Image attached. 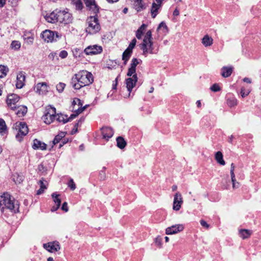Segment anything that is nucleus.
Masks as SVG:
<instances>
[{"instance_id":"nucleus-1","label":"nucleus","mask_w":261,"mask_h":261,"mask_svg":"<svg viewBox=\"0 0 261 261\" xmlns=\"http://www.w3.org/2000/svg\"><path fill=\"white\" fill-rule=\"evenodd\" d=\"M94 81L92 74L87 70H81L72 77L70 84L76 90L91 84Z\"/></svg>"},{"instance_id":"nucleus-2","label":"nucleus","mask_w":261,"mask_h":261,"mask_svg":"<svg viewBox=\"0 0 261 261\" xmlns=\"http://www.w3.org/2000/svg\"><path fill=\"white\" fill-rule=\"evenodd\" d=\"M19 204L10 194L4 193L0 200V208L4 213L5 208L9 209L11 212L16 213L19 212Z\"/></svg>"},{"instance_id":"nucleus-3","label":"nucleus","mask_w":261,"mask_h":261,"mask_svg":"<svg viewBox=\"0 0 261 261\" xmlns=\"http://www.w3.org/2000/svg\"><path fill=\"white\" fill-rule=\"evenodd\" d=\"M88 27L86 28V32L90 34H95L98 33L101 29L99 23L98 17L96 15L90 16L87 19Z\"/></svg>"},{"instance_id":"nucleus-4","label":"nucleus","mask_w":261,"mask_h":261,"mask_svg":"<svg viewBox=\"0 0 261 261\" xmlns=\"http://www.w3.org/2000/svg\"><path fill=\"white\" fill-rule=\"evenodd\" d=\"M13 128L17 131L15 138L16 140L20 142L22 141L23 137L26 136L29 132L27 124L25 122H16L14 124Z\"/></svg>"},{"instance_id":"nucleus-5","label":"nucleus","mask_w":261,"mask_h":261,"mask_svg":"<svg viewBox=\"0 0 261 261\" xmlns=\"http://www.w3.org/2000/svg\"><path fill=\"white\" fill-rule=\"evenodd\" d=\"M41 37L47 42H56L61 38V35L56 31L46 30L41 33Z\"/></svg>"},{"instance_id":"nucleus-6","label":"nucleus","mask_w":261,"mask_h":261,"mask_svg":"<svg viewBox=\"0 0 261 261\" xmlns=\"http://www.w3.org/2000/svg\"><path fill=\"white\" fill-rule=\"evenodd\" d=\"M56 110L54 107H50L47 109L45 111V113L42 117L44 123L49 124L53 122L55 119L56 116Z\"/></svg>"},{"instance_id":"nucleus-7","label":"nucleus","mask_w":261,"mask_h":261,"mask_svg":"<svg viewBox=\"0 0 261 261\" xmlns=\"http://www.w3.org/2000/svg\"><path fill=\"white\" fill-rule=\"evenodd\" d=\"M59 15H58L59 22L64 24H69L72 22L73 17L72 14L66 12L65 10H60L59 11Z\"/></svg>"},{"instance_id":"nucleus-8","label":"nucleus","mask_w":261,"mask_h":261,"mask_svg":"<svg viewBox=\"0 0 261 261\" xmlns=\"http://www.w3.org/2000/svg\"><path fill=\"white\" fill-rule=\"evenodd\" d=\"M102 51V47L97 45H89L84 50V53L87 55L99 54H100Z\"/></svg>"},{"instance_id":"nucleus-9","label":"nucleus","mask_w":261,"mask_h":261,"mask_svg":"<svg viewBox=\"0 0 261 261\" xmlns=\"http://www.w3.org/2000/svg\"><path fill=\"white\" fill-rule=\"evenodd\" d=\"M132 76V77L129 76V77L125 80L126 88L128 92V96H130V92H132L133 88L136 86V83L138 81L137 74H133Z\"/></svg>"},{"instance_id":"nucleus-10","label":"nucleus","mask_w":261,"mask_h":261,"mask_svg":"<svg viewBox=\"0 0 261 261\" xmlns=\"http://www.w3.org/2000/svg\"><path fill=\"white\" fill-rule=\"evenodd\" d=\"M19 96L16 94H9L7 96L6 102L8 106L11 107L13 110L16 109V103L19 100Z\"/></svg>"},{"instance_id":"nucleus-11","label":"nucleus","mask_w":261,"mask_h":261,"mask_svg":"<svg viewBox=\"0 0 261 261\" xmlns=\"http://www.w3.org/2000/svg\"><path fill=\"white\" fill-rule=\"evenodd\" d=\"M59 11L60 10L56 9L52 12L49 14H46L44 16L45 19L48 22L51 23H55L57 22H59L58 18H59V17H58V15H59Z\"/></svg>"},{"instance_id":"nucleus-12","label":"nucleus","mask_w":261,"mask_h":261,"mask_svg":"<svg viewBox=\"0 0 261 261\" xmlns=\"http://www.w3.org/2000/svg\"><path fill=\"white\" fill-rule=\"evenodd\" d=\"M142 61L140 59L134 58L131 61L130 67L128 69L127 75L128 76H132L133 74H136V66L140 63Z\"/></svg>"},{"instance_id":"nucleus-13","label":"nucleus","mask_w":261,"mask_h":261,"mask_svg":"<svg viewBox=\"0 0 261 261\" xmlns=\"http://www.w3.org/2000/svg\"><path fill=\"white\" fill-rule=\"evenodd\" d=\"M184 227L182 224H176L168 227L166 229V234H173L182 231Z\"/></svg>"},{"instance_id":"nucleus-14","label":"nucleus","mask_w":261,"mask_h":261,"mask_svg":"<svg viewBox=\"0 0 261 261\" xmlns=\"http://www.w3.org/2000/svg\"><path fill=\"white\" fill-rule=\"evenodd\" d=\"M183 202L181 195L179 192L175 193L174 196L173 209L174 211H179Z\"/></svg>"},{"instance_id":"nucleus-15","label":"nucleus","mask_w":261,"mask_h":261,"mask_svg":"<svg viewBox=\"0 0 261 261\" xmlns=\"http://www.w3.org/2000/svg\"><path fill=\"white\" fill-rule=\"evenodd\" d=\"M48 86L46 83H39L34 87V90L39 94H45L48 91Z\"/></svg>"},{"instance_id":"nucleus-16","label":"nucleus","mask_w":261,"mask_h":261,"mask_svg":"<svg viewBox=\"0 0 261 261\" xmlns=\"http://www.w3.org/2000/svg\"><path fill=\"white\" fill-rule=\"evenodd\" d=\"M25 80V73L22 71L19 72L17 75L16 87L17 89L22 88L24 85Z\"/></svg>"},{"instance_id":"nucleus-17","label":"nucleus","mask_w":261,"mask_h":261,"mask_svg":"<svg viewBox=\"0 0 261 261\" xmlns=\"http://www.w3.org/2000/svg\"><path fill=\"white\" fill-rule=\"evenodd\" d=\"M44 248L50 252L57 251L60 249V245L58 242H50L43 245Z\"/></svg>"},{"instance_id":"nucleus-18","label":"nucleus","mask_w":261,"mask_h":261,"mask_svg":"<svg viewBox=\"0 0 261 261\" xmlns=\"http://www.w3.org/2000/svg\"><path fill=\"white\" fill-rule=\"evenodd\" d=\"M101 134L103 138L108 140L114 134L113 129L109 127H105L101 128Z\"/></svg>"},{"instance_id":"nucleus-19","label":"nucleus","mask_w":261,"mask_h":261,"mask_svg":"<svg viewBox=\"0 0 261 261\" xmlns=\"http://www.w3.org/2000/svg\"><path fill=\"white\" fill-rule=\"evenodd\" d=\"M34 149H40L41 150H45L46 149V144L39 140L35 139L34 140V143L32 146Z\"/></svg>"},{"instance_id":"nucleus-20","label":"nucleus","mask_w":261,"mask_h":261,"mask_svg":"<svg viewBox=\"0 0 261 261\" xmlns=\"http://www.w3.org/2000/svg\"><path fill=\"white\" fill-rule=\"evenodd\" d=\"M234 165L233 163H231L230 167V176L231 178V181L232 183V187L233 189L237 188L239 186V183L236 181L235 178V175L234 173Z\"/></svg>"},{"instance_id":"nucleus-21","label":"nucleus","mask_w":261,"mask_h":261,"mask_svg":"<svg viewBox=\"0 0 261 261\" xmlns=\"http://www.w3.org/2000/svg\"><path fill=\"white\" fill-rule=\"evenodd\" d=\"M161 7V6L160 4H157L154 2L152 3L150 9V13L152 18H154L156 16V15L159 14V10Z\"/></svg>"},{"instance_id":"nucleus-22","label":"nucleus","mask_w":261,"mask_h":261,"mask_svg":"<svg viewBox=\"0 0 261 261\" xmlns=\"http://www.w3.org/2000/svg\"><path fill=\"white\" fill-rule=\"evenodd\" d=\"M232 72V67L224 66L221 68V75L224 77H227L230 76Z\"/></svg>"},{"instance_id":"nucleus-23","label":"nucleus","mask_w":261,"mask_h":261,"mask_svg":"<svg viewBox=\"0 0 261 261\" xmlns=\"http://www.w3.org/2000/svg\"><path fill=\"white\" fill-rule=\"evenodd\" d=\"M132 51L127 48L123 53L122 59L123 61V64L124 65H126L127 61L129 60L132 56Z\"/></svg>"},{"instance_id":"nucleus-24","label":"nucleus","mask_w":261,"mask_h":261,"mask_svg":"<svg viewBox=\"0 0 261 261\" xmlns=\"http://www.w3.org/2000/svg\"><path fill=\"white\" fill-rule=\"evenodd\" d=\"M116 142L117 146L121 149L124 148L127 144L126 141L121 136H119L116 138Z\"/></svg>"},{"instance_id":"nucleus-25","label":"nucleus","mask_w":261,"mask_h":261,"mask_svg":"<svg viewBox=\"0 0 261 261\" xmlns=\"http://www.w3.org/2000/svg\"><path fill=\"white\" fill-rule=\"evenodd\" d=\"M146 27L147 25L143 23L137 30L136 33V36L138 39H141L142 38V36L144 34Z\"/></svg>"},{"instance_id":"nucleus-26","label":"nucleus","mask_w":261,"mask_h":261,"mask_svg":"<svg viewBox=\"0 0 261 261\" xmlns=\"http://www.w3.org/2000/svg\"><path fill=\"white\" fill-rule=\"evenodd\" d=\"M46 183H47V181H45L44 182V180L43 178H42V179L39 181L38 184L40 185V188L37 191V195H40L42 194L44 192V190L46 189L47 187L46 186Z\"/></svg>"},{"instance_id":"nucleus-27","label":"nucleus","mask_w":261,"mask_h":261,"mask_svg":"<svg viewBox=\"0 0 261 261\" xmlns=\"http://www.w3.org/2000/svg\"><path fill=\"white\" fill-rule=\"evenodd\" d=\"M213 42V39L211 37L208 35H205L202 39V43L205 47L211 46Z\"/></svg>"},{"instance_id":"nucleus-28","label":"nucleus","mask_w":261,"mask_h":261,"mask_svg":"<svg viewBox=\"0 0 261 261\" xmlns=\"http://www.w3.org/2000/svg\"><path fill=\"white\" fill-rule=\"evenodd\" d=\"M86 7L88 10L90 11L94 15L98 16L97 14L99 12L100 8L96 3H95L94 4H92V5L89 7Z\"/></svg>"},{"instance_id":"nucleus-29","label":"nucleus","mask_w":261,"mask_h":261,"mask_svg":"<svg viewBox=\"0 0 261 261\" xmlns=\"http://www.w3.org/2000/svg\"><path fill=\"white\" fill-rule=\"evenodd\" d=\"M215 160L221 165H225V162L223 160V156L221 151H217L215 154Z\"/></svg>"},{"instance_id":"nucleus-30","label":"nucleus","mask_w":261,"mask_h":261,"mask_svg":"<svg viewBox=\"0 0 261 261\" xmlns=\"http://www.w3.org/2000/svg\"><path fill=\"white\" fill-rule=\"evenodd\" d=\"M7 133V127L4 119L0 118V134L2 136Z\"/></svg>"},{"instance_id":"nucleus-31","label":"nucleus","mask_w":261,"mask_h":261,"mask_svg":"<svg viewBox=\"0 0 261 261\" xmlns=\"http://www.w3.org/2000/svg\"><path fill=\"white\" fill-rule=\"evenodd\" d=\"M149 43H148V38L144 37V39H143V42L141 44V49L143 50V55L145 56H146V54L148 52L147 45Z\"/></svg>"},{"instance_id":"nucleus-32","label":"nucleus","mask_w":261,"mask_h":261,"mask_svg":"<svg viewBox=\"0 0 261 261\" xmlns=\"http://www.w3.org/2000/svg\"><path fill=\"white\" fill-rule=\"evenodd\" d=\"M251 233V231L248 229H241L239 231L240 237L243 239L249 238Z\"/></svg>"},{"instance_id":"nucleus-33","label":"nucleus","mask_w":261,"mask_h":261,"mask_svg":"<svg viewBox=\"0 0 261 261\" xmlns=\"http://www.w3.org/2000/svg\"><path fill=\"white\" fill-rule=\"evenodd\" d=\"M57 117L56 120L59 122H62L63 124H65L67 122V115H64L63 114H58L57 115H56Z\"/></svg>"},{"instance_id":"nucleus-34","label":"nucleus","mask_w":261,"mask_h":261,"mask_svg":"<svg viewBox=\"0 0 261 261\" xmlns=\"http://www.w3.org/2000/svg\"><path fill=\"white\" fill-rule=\"evenodd\" d=\"M66 133L61 132L58 135H56L53 141L54 145L59 143L60 141L65 136Z\"/></svg>"},{"instance_id":"nucleus-35","label":"nucleus","mask_w":261,"mask_h":261,"mask_svg":"<svg viewBox=\"0 0 261 261\" xmlns=\"http://www.w3.org/2000/svg\"><path fill=\"white\" fill-rule=\"evenodd\" d=\"M60 195L58 194L57 192H54L52 193L51 197L53 199L54 202L58 206H60L61 203V200L59 198Z\"/></svg>"},{"instance_id":"nucleus-36","label":"nucleus","mask_w":261,"mask_h":261,"mask_svg":"<svg viewBox=\"0 0 261 261\" xmlns=\"http://www.w3.org/2000/svg\"><path fill=\"white\" fill-rule=\"evenodd\" d=\"M73 56L75 58L81 57L83 56L84 50L80 48H75L73 49Z\"/></svg>"},{"instance_id":"nucleus-37","label":"nucleus","mask_w":261,"mask_h":261,"mask_svg":"<svg viewBox=\"0 0 261 261\" xmlns=\"http://www.w3.org/2000/svg\"><path fill=\"white\" fill-rule=\"evenodd\" d=\"M72 3L75 6V9L77 10H82L83 8V3L81 0H72Z\"/></svg>"},{"instance_id":"nucleus-38","label":"nucleus","mask_w":261,"mask_h":261,"mask_svg":"<svg viewBox=\"0 0 261 261\" xmlns=\"http://www.w3.org/2000/svg\"><path fill=\"white\" fill-rule=\"evenodd\" d=\"M238 100L234 97L229 98L227 99V104L229 107H233L237 105Z\"/></svg>"},{"instance_id":"nucleus-39","label":"nucleus","mask_w":261,"mask_h":261,"mask_svg":"<svg viewBox=\"0 0 261 261\" xmlns=\"http://www.w3.org/2000/svg\"><path fill=\"white\" fill-rule=\"evenodd\" d=\"M161 29H162L163 32L164 33H166L168 32V27H167V25L166 24L165 22L164 21L161 22L159 24V25L157 28V31H158L159 30H161Z\"/></svg>"},{"instance_id":"nucleus-40","label":"nucleus","mask_w":261,"mask_h":261,"mask_svg":"<svg viewBox=\"0 0 261 261\" xmlns=\"http://www.w3.org/2000/svg\"><path fill=\"white\" fill-rule=\"evenodd\" d=\"M27 113V107L26 106L22 107L20 110L16 112V114L19 116H23Z\"/></svg>"},{"instance_id":"nucleus-41","label":"nucleus","mask_w":261,"mask_h":261,"mask_svg":"<svg viewBox=\"0 0 261 261\" xmlns=\"http://www.w3.org/2000/svg\"><path fill=\"white\" fill-rule=\"evenodd\" d=\"M8 68L4 66H0V78H3L7 75Z\"/></svg>"},{"instance_id":"nucleus-42","label":"nucleus","mask_w":261,"mask_h":261,"mask_svg":"<svg viewBox=\"0 0 261 261\" xmlns=\"http://www.w3.org/2000/svg\"><path fill=\"white\" fill-rule=\"evenodd\" d=\"M21 46L20 43L18 41H13L11 44V47L15 50H18L20 48Z\"/></svg>"},{"instance_id":"nucleus-43","label":"nucleus","mask_w":261,"mask_h":261,"mask_svg":"<svg viewBox=\"0 0 261 261\" xmlns=\"http://www.w3.org/2000/svg\"><path fill=\"white\" fill-rule=\"evenodd\" d=\"M68 187L71 190L73 191L76 188V185L74 183L73 179L72 178H70L69 180L68 184Z\"/></svg>"},{"instance_id":"nucleus-44","label":"nucleus","mask_w":261,"mask_h":261,"mask_svg":"<svg viewBox=\"0 0 261 261\" xmlns=\"http://www.w3.org/2000/svg\"><path fill=\"white\" fill-rule=\"evenodd\" d=\"M65 84L64 83H60L59 84H58L57 85L56 88H57V91L61 93L63 91V90L65 88Z\"/></svg>"},{"instance_id":"nucleus-45","label":"nucleus","mask_w":261,"mask_h":261,"mask_svg":"<svg viewBox=\"0 0 261 261\" xmlns=\"http://www.w3.org/2000/svg\"><path fill=\"white\" fill-rule=\"evenodd\" d=\"M250 90H246L243 87L241 88L240 93H241V96L243 98H244L246 96H247L250 93Z\"/></svg>"},{"instance_id":"nucleus-46","label":"nucleus","mask_w":261,"mask_h":261,"mask_svg":"<svg viewBox=\"0 0 261 261\" xmlns=\"http://www.w3.org/2000/svg\"><path fill=\"white\" fill-rule=\"evenodd\" d=\"M136 42H137L136 39L135 38H134L130 42L127 49L133 51V49L135 47Z\"/></svg>"},{"instance_id":"nucleus-47","label":"nucleus","mask_w":261,"mask_h":261,"mask_svg":"<svg viewBox=\"0 0 261 261\" xmlns=\"http://www.w3.org/2000/svg\"><path fill=\"white\" fill-rule=\"evenodd\" d=\"M210 89L212 91L216 92L220 91L221 88L220 86L218 85V84H214L211 87Z\"/></svg>"},{"instance_id":"nucleus-48","label":"nucleus","mask_w":261,"mask_h":261,"mask_svg":"<svg viewBox=\"0 0 261 261\" xmlns=\"http://www.w3.org/2000/svg\"><path fill=\"white\" fill-rule=\"evenodd\" d=\"M148 44L147 45L148 46V52L147 53H149L151 54H153V42L152 41H150V42H148Z\"/></svg>"},{"instance_id":"nucleus-49","label":"nucleus","mask_w":261,"mask_h":261,"mask_svg":"<svg viewBox=\"0 0 261 261\" xmlns=\"http://www.w3.org/2000/svg\"><path fill=\"white\" fill-rule=\"evenodd\" d=\"M145 37L147 38H148V42L152 41V32L151 30H148L147 33H146V35Z\"/></svg>"},{"instance_id":"nucleus-50","label":"nucleus","mask_w":261,"mask_h":261,"mask_svg":"<svg viewBox=\"0 0 261 261\" xmlns=\"http://www.w3.org/2000/svg\"><path fill=\"white\" fill-rule=\"evenodd\" d=\"M86 7H89L96 3L95 0H83Z\"/></svg>"},{"instance_id":"nucleus-51","label":"nucleus","mask_w":261,"mask_h":261,"mask_svg":"<svg viewBox=\"0 0 261 261\" xmlns=\"http://www.w3.org/2000/svg\"><path fill=\"white\" fill-rule=\"evenodd\" d=\"M68 56V53L66 50H62L59 54V57L62 59L66 58Z\"/></svg>"},{"instance_id":"nucleus-52","label":"nucleus","mask_w":261,"mask_h":261,"mask_svg":"<svg viewBox=\"0 0 261 261\" xmlns=\"http://www.w3.org/2000/svg\"><path fill=\"white\" fill-rule=\"evenodd\" d=\"M24 40H26V42L29 44H32L33 43L34 37L31 36L27 37V38H24Z\"/></svg>"},{"instance_id":"nucleus-53","label":"nucleus","mask_w":261,"mask_h":261,"mask_svg":"<svg viewBox=\"0 0 261 261\" xmlns=\"http://www.w3.org/2000/svg\"><path fill=\"white\" fill-rule=\"evenodd\" d=\"M200 223L201 226L204 228H208L210 227V225L207 223V222L203 220H201L200 221Z\"/></svg>"},{"instance_id":"nucleus-54","label":"nucleus","mask_w":261,"mask_h":261,"mask_svg":"<svg viewBox=\"0 0 261 261\" xmlns=\"http://www.w3.org/2000/svg\"><path fill=\"white\" fill-rule=\"evenodd\" d=\"M61 209L66 212H67L68 211V205H67V203L66 202H64L62 204V205L61 206Z\"/></svg>"},{"instance_id":"nucleus-55","label":"nucleus","mask_w":261,"mask_h":261,"mask_svg":"<svg viewBox=\"0 0 261 261\" xmlns=\"http://www.w3.org/2000/svg\"><path fill=\"white\" fill-rule=\"evenodd\" d=\"M77 116L76 115V114L73 112V113L69 117H68V116L67 117V122L70 121L71 120H72V119H73L74 118H75Z\"/></svg>"},{"instance_id":"nucleus-56","label":"nucleus","mask_w":261,"mask_h":261,"mask_svg":"<svg viewBox=\"0 0 261 261\" xmlns=\"http://www.w3.org/2000/svg\"><path fill=\"white\" fill-rule=\"evenodd\" d=\"M79 127L78 123H75L74 125V128L71 130V134L73 135L77 132V128Z\"/></svg>"},{"instance_id":"nucleus-57","label":"nucleus","mask_w":261,"mask_h":261,"mask_svg":"<svg viewBox=\"0 0 261 261\" xmlns=\"http://www.w3.org/2000/svg\"><path fill=\"white\" fill-rule=\"evenodd\" d=\"M73 112L74 113H75L77 116H78L80 114L82 113L83 111L81 108H78L77 109H75V108H74V111Z\"/></svg>"},{"instance_id":"nucleus-58","label":"nucleus","mask_w":261,"mask_h":261,"mask_svg":"<svg viewBox=\"0 0 261 261\" xmlns=\"http://www.w3.org/2000/svg\"><path fill=\"white\" fill-rule=\"evenodd\" d=\"M68 141V139H63V140L62 139L61 140V141L59 144V148H61V147H62L64 144H65L66 143H67Z\"/></svg>"},{"instance_id":"nucleus-59","label":"nucleus","mask_w":261,"mask_h":261,"mask_svg":"<svg viewBox=\"0 0 261 261\" xmlns=\"http://www.w3.org/2000/svg\"><path fill=\"white\" fill-rule=\"evenodd\" d=\"M106 177L105 173L103 170H101L99 173V178L100 180H103Z\"/></svg>"},{"instance_id":"nucleus-60","label":"nucleus","mask_w":261,"mask_h":261,"mask_svg":"<svg viewBox=\"0 0 261 261\" xmlns=\"http://www.w3.org/2000/svg\"><path fill=\"white\" fill-rule=\"evenodd\" d=\"M77 101L76 100V98H74L72 102V109L71 110L72 111H74V108H75L74 107L75 106V105H77Z\"/></svg>"},{"instance_id":"nucleus-61","label":"nucleus","mask_w":261,"mask_h":261,"mask_svg":"<svg viewBox=\"0 0 261 261\" xmlns=\"http://www.w3.org/2000/svg\"><path fill=\"white\" fill-rule=\"evenodd\" d=\"M76 100L77 101V105L79 106V108H82L83 106L82 101L78 98H76Z\"/></svg>"},{"instance_id":"nucleus-62","label":"nucleus","mask_w":261,"mask_h":261,"mask_svg":"<svg viewBox=\"0 0 261 261\" xmlns=\"http://www.w3.org/2000/svg\"><path fill=\"white\" fill-rule=\"evenodd\" d=\"M7 0H0V8H3L6 4Z\"/></svg>"},{"instance_id":"nucleus-63","label":"nucleus","mask_w":261,"mask_h":261,"mask_svg":"<svg viewBox=\"0 0 261 261\" xmlns=\"http://www.w3.org/2000/svg\"><path fill=\"white\" fill-rule=\"evenodd\" d=\"M179 14V11L177 9H175L174 11H173V15L174 16H178Z\"/></svg>"},{"instance_id":"nucleus-64","label":"nucleus","mask_w":261,"mask_h":261,"mask_svg":"<svg viewBox=\"0 0 261 261\" xmlns=\"http://www.w3.org/2000/svg\"><path fill=\"white\" fill-rule=\"evenodd\" d=\"M243 81L244 82H246L247 83H251V80L250 79L248 78V77H245L243 79Z\"/></svg>"}]
</instances>
